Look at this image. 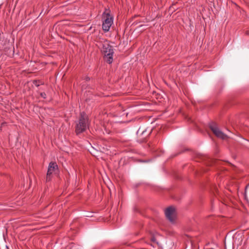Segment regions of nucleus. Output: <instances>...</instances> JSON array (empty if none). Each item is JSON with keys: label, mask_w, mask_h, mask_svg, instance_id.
I'll use <instances>...</instances> for the list:
<instances>
[{"label": "nucleus", "mask_w": 249, "mask_h": 249, "mask_svg": "<svg viewBox=\"0 0 249 249\" xmlns=\"http://www.w3.org/2000/svg\"><path fill=\"white\" fill-rule=\"evenodd\" d=\"M145 104V102H141V105H143V104Z\"/></svg>", "instance_id": "obj_10"}, {"label": "nucleus", "mask_w": 249, "mask_h": 249, "mask_svg": "<svg viewBox=\"0 0 249 249\" xmlns=\"http://www.w3.org/2000/svg\"><path fill=\"white\" fill-rule=\"evenodd\" d=\"M113 53H110L109 54H107V55H105V59L108 62L109 64H111L113 61Z\"/></svg>", "instance_id": "obj_7"}, {"label": "nucleus", "mask_w": 249, "mask_h": 249, "mask_svg": "<svg viewBox=\"0 0 249 249\" xmlns=\"http://www.w3.org/2000/svg\"><path fill=\"white\" fill-rule=\"evenodd\" d=\"M144 133V131H143L142 134H143Z\"/></svg>", "instance_id": "obj_13"}, {"label": "nucleus", "mask_w": 249, "mask_h": 249, "mask_svg": "<svg viewBox=\"0 0 249 249\" xmlns=\"http://www.w3.org/2000/svg\"><path fill=\"white\" fill-rule=\"evenodd\" d=\"M102 28L105 32H107L113 23V17L110 15L107 10L104 12L102 16Z\"/></svg>", "instance_id": "obj_2"}, {"label": "nucleus", "mask_w": 249, "mask_h": 249, "mask_svg": "<svg viewBox=\"0 0 249 249\" xmlns=\"http://www.w3.org/2000/svg\"><path fill=\"white\" fill-rule=\"evenodd\" d=\"M57 170V165L55 162H51L49 164L47 174L46 180L49 181L51 179V175Z\"/></svg>", "instance_id": "obj_5"}, {"label": "nucleus", "mask_w": 249, "mask_h": 249, "mask_svg": "<svg viewBox=\"0 0 249 249\" xmlns=\"http://www.w3.org/2000/svg\"><path fill=\"white\" fill-rule=\"evenodd\" d=\"M166 218L171 222L174 223L176 219V211L175 208L169 207L165 210Z\"/></svg>", "instance_id": "obj_3"}, {"label": "nucleus", "mask_w": 249, "mask_h": 249, "mask_svg": "<svg viewBox=\"0 0 249 249\" xmlns=\"http://www.w3.org/2000/svg\"><path fill=\"white\" fill-rule=\"evenodd\" d=\"M90 152L92 154H93V152H92L91 150H90Z\"/></svg>", "instance_id": "obj_11"}, {"label": "nucleus", "mask_w": 249, "mask_h": 249, "mask_svg": "<svg viewBox=\"0 0 249 249\" xmlns=\"http://www.w3.org/2000/svg\"><path fill=\"white\" fill-rule=\"evenodd\" d=\"M133 210H134V211H135V212H138V209H137L136 207H134V208H133Z\"/></svg>", "instance_id": "obj_9"}, {"label": "nucleus", "mask_w": 249, "mask_h": 249, "mask_svg": "<svg viewBox=\"0 0 249 249\" xmlns=\"http://www.w3.org/2000/svg\"><path fill=\"white\" fill-rule=\"evenodd\" d=\"M210 127L213 134L217 137L223 140L226 139L227 138V135L223 133L215 124H211L210 125Z\"/></svg>", "instance_id": "obj_4"}, {"label": "nucleus", "mask_w": 249, "mask_h": 249, "mask_svg": "<svg viewBox=\"0 0 249 249\" xmlns=\"http://www.w3.org/2000/svg\"><path fill=\"white\" fill-rule=\"evenodd\" d=\"M103 52L104 55L109 54L110 53H113L112 46L109 45L107 43H105L103 46Z\"/></svg>", "instance_id": "obj_6"}, {"label": "nucleus", "mask_w": 249, "mask_h": 249, "mask_svg": "<svg viewBox=\"0 0 249 249\" xmlns=\"http://www.w3.org/2000/svg\"><path fill=\"white\" fill-rule=\"evenodd\" d=\"M40 96H41L42 98H46V95L45 93H44V92L41 93H40Z\"/></svg>", "instance_id": "obj_8"}, {"label": "nucleus", "mask_w": 249, "mask_h": 249, "mask_svg": "<svg viewBox=\"0 0 249 249\" xmlns=\"http://www.w3.org/2000/svg\"><path fill=\"white\" fill-rule=\"evenodd\" d=\"M89 77H87V80H89Z\"/></svg>", "instance_id": "obj_12"}, {"label": "nucleus", "mask_w": 249, "mask_h": 249, "mask_svg": "<svg viewBox=\"0 0 249 249\" xmlns=\"http://www.w3.org/2000/svg\"><path fill=\"white\" fill-rule=\"evenodd\" d=\"M89 124L87 115L84 112L81 113L80 118L76 125L75 132L76 134H79L86 131L89 127Z\"/></svg>", "instance_id": "obj_1"}]
</instances>
